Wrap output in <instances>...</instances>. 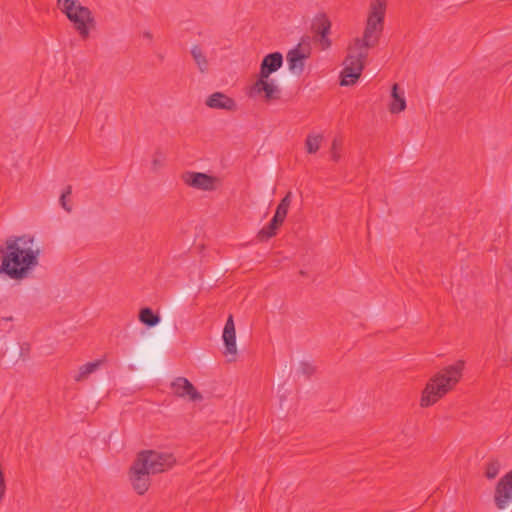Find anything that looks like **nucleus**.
<instances>
[{
	"mask_svg": "<svg viewBox=\"0 0 512 512\" xmlns=\"http://www.w3.org/2000/svg\"><path fill=\"white\" fill-rule=\"evenodd\" d=\"M387 0H370L364 32L361 37L351 40L341 72L342 86L354 85L361 76L369 49L374 47L384 28Z\"/></svg>",
	"mask_w": 512,
	"mask_h": 512,
	"instance_id": "obj_1",
	"label": "nucleus"
},
{
	"mask_svg": "<svg viewBox=\"0 0 512 512\" xmlns=\"http://www.w3.org/2000/svg\"><path fill=\"white\" fill-rule=\"evenodd\" d=\"M40 246L32 236L7 240L0 271L14 280L29 277L39 264Z\"/></svg>",
	"mask_w": 512,
	"mask_h": 512,
	"instance_id": "obj_2",
	"label": "nucleus"
},
{
	"mask_svg": "<svg viewBox=\"0 0 512 512\" xmlns=\"http://www.w3.org/2000/svg\"><path fill=\"white\" fill-rule=\"evenodd\" d=\"M464 367L465 362L458 360L435 373L422 390L420 406L430 407L453 390L462 378Z\"/></svg>",
	"mask_w": 512,
	"mask_h": 512,
	"instance_id": "obj_3",
	"label": "nucleus"
},
{
	"mask_svg": "<svg viewBox=\"0 0 512 512\" xmlns=\"http://www.w3.org/2000/svg\"><path fill=\"white\" fill-rule=\"evenodd\" d=\"M58 7L73 24L80 37L88 38L95 26L91 10L77 0H58Z\"/></svg>",
	"mask_w": 512,
	"mask_h": 512,
	"instance_id": "obj_4",
	"label": "nucleus"
},
{
	"mask_svg": "<svg viewBox=\"0 0 512 512\" xmlns=\"http://www.w3.org/2000/svg\"><path fill=\"white\" fill-rule=\"evenodd\" d=\"M136 459L152 475L165 472L176 463L174 455L164 450H143L138 453Z\"/></svg>",
	"mask_w": 512,
	"mask_h": 512,
	"instance_id": "obj_5",
	"label": "nucleus"
},
{
	"mask_svg": "<svg viewBox=\"0 0 512 512\" xmlns=\"http://www.w3.org/2000/svg\"><path fill=\"white\" fill-rule=\"evenodd\" d=\"M247 95L252 99L270 103L280 99L281 88L275 79L257 75L256 80L248 87Z\"/></svg>",
	"mask_w": 512,
	"mask_h": 512,
	"instance_id": "obj_6",
	"label": "nucleus"
},
{
	"mask_svg": "<svg viewBox=\"0 0 512 512\" xmlns=\"http://www.w3.org/2000/svg\"><path fill=\"white\" fill-rule=\"evenodd\" d=\"M311 55L309 42H300L294 48L288 51L286 60L288 69L291 73L300 75L304 70L305 60Z\"/></svg>",
	"mask_w": 512,
	"mask_h": 512,
	"instance_id": "obj_7",
	"label": "nucleus"
},
{
	"mask_svg": "<svg viewBox=\"0 0 512 512\" xmlns=\"http://www.w3.org/2000/svg\"><path fill=\"white\" fill-rule=\"evenodd\" d=\"M182 180L187 186L201 191H214L219 184L217 177L195 171L183 173Z\"/></svg>",
	"mask_w": 512,
	"mask_h": 512,
	"instance_id": "obj_8",
	"label": "nucleus"
},
{
	"mask_svg": "<svg viewBox=\"0 0 512 512\" xmlns=\"http://www.w3.org/2000/svg\"><path fill=\"white\" fill-rule=\"evenodd\" d=\"M151 475L152 474L147 471V469L141 465L137 459H135L129 471V480L132 487L138 494L143 495L147 492L151 484Z\"/></svg>",
	"mask_w": 512,
	"mask_h": 512,
	"instance_id": "obj_9",
	"label": "nucleus"
},
{
	"mask_svg": "<svg viewBox=\"0 0 512 512\" xmlns=\"http://www.w3.org/2000/svg\"><path fill=\"white\" fill-rule=\"evenodd\" d=\"M498 509H506L512 503V470L505 474L497 483L494 494Z\"/></svg>",
	"mask_w": 512,
	"mask_h": 512,
	"instance_id": "obj_10",
	"label": "nucleus"
},
{
	"mask_svg": "<svg viewBox=\"0 0 512 512\" xmlns=\"http://www.w3.org/2000/svg\"><path fill=\"white\" fill-rule=\"evenodd\" d=\"M222 340L224 343V355L227 357L228 361H234L237 355V345H236V330L234 319L232 315H229L227 321L225 323Z\"/></svg>",
	"mask_w": 512,
	"mask_h": 512,
	"instance_id": "obj_11",
	"label": "nucleus"
},
{
	"mask_svg": "<svg viewBox=\"0 0 512 512\" xmlns=\"http://www.w3.org/2000/svg\"><path fill=\"white\" fill-rule=\"evenodd\" d=\"M173 394L178 397L188 398L191 401L202 400V395L195 389L193 384L184 377H178L171 383Z\"/></svg>",
	"mask_w": 512,
	"mask_h": 512,
	"instance_id": "obj_12",
	"label": "nucleus"
},
{
	"mask_svg": "<svg viewBox=\"0 0 512 512\" xmlns=\"http://www.w3.org/2000/svg\"><path fill=\"white\" fill-rule=\"evenodd\" d=\"M313 28L319 36V43L322 49H327L331 46L329 38L331 30V21L325 13H319L315 16L313 21Z\"/></svg>",
	"mask_w": 512,
	"mask_h": 512,
	"instance_id": "obj_13",
	"label": "nucleus"
},
{
	"mask_svg": "<svg viewBox=\"0 0 512 512\" xmlns=\"http://www.w3.org/2000/svg\"><path fill=\"white\" fill-rule=\"evenodd\" d=\"M205 104L207 107L216 110L235 111L237 109L236 101L222 92L210 94L206 98Z\"/></svg>",
	"mask_w": 512,
	"mask_h": 512,
	"instance_id": "obj_14",
	"label": "nucleus"
},
{
	"mask_svg": "<svg viewBox=\"0 0 512 512\" xmlns=\"http://www.w3.org/2000/svg\"><path fill=\"white\" fill-rule=\"evenodd\" d=\"M407 107V101L404 89L400 88L397 83L391 87L388 110L391 114H399Z\"/></svg>",
	"mask_w": 512,
	"mask_h": 512,
	"instance_id": "obj_15",
	"label": "nucleus"
},
{
	"mask_svg": "<svg viewBox=\"0 0 512 512\" xmlns=\"http://www.w3.org/2000/svg\"><path fill=\"white\" fill-rule=\"evenodd\" d=\"M282 64L283 56L280 52L267 54L261 62L258 75L270 77L272 73L278 71L282 67Z\"/></svg>",
	"mask_w": 512,
	"mask_h": 512,
	"instance_id": "obj_16",
	"label": "nucleus"
},
{
	"mask_svg": "<svg viewBox=\"0 0 512 512\" xmlns=\"http://www.w3.org/2000/svg\"><path fill=\"white\" fill-rule=\"evenodd\" d=\"M325 136L322 132L311 131L305 139V150L308 154H315L319 151Z\"/></svg>",
	"mask_w": 512,
	"mask_h": 512,
	"instance_id": "obj_17",
	"label": "nucleus"
},
{
	"mask_svg": "<svg viewBox=\"0 0 512 512\" xmlns=\"http://www.w3.org/2000/svg\"><path fill=\"white\" fill-rule=\"evenodd\" d=\"M191 55L199 71L201 73L208 72L210 63L205 52L199 45L192 46Z\"/></svg>",
	"mask_w": 512,
	"mask_h": 512,
	"instance_id": "obj_18",
	"label": "nucleus"
},
{
	"mask_svg": "<svg viewBox=\"0 0 512 512\" xmlns=\"http://www.w3.org/2000/svg\"><path fill=\"white\" fill-rule=\"evenodd\" d=\"M292 201V193L288 192L285 197L281 200L279 205L277 206L275 215L273 216L274 223H279L280 225L284 222L286 215L288 213V209L290 207Z\"/></svg>",
	"mask_w": 512,
	"mask_h": 512,
	"instance_id": "obj_19",
	"label": "nucleus"
},
{
	"mask_svg": "<svg viewBox=\"0 0 512 512\" xmlns=\"http://www.w3.org/2000/svg\"><path fill=\"white\" fill-rule=\"evenodd\" d=\"M100 364L101 361L97 360L80 366L78 372L74 375L75 381L80 382L87 379L90 374L99 368Z\"/></svg>",
	"mask_w": 512,
	"mask_h": 512,
	"instance_id": "obj_20",
	"label": "nucleus"
},
{
	"mask_svg": "<svg viewBox=\"0 0 512 512\" xmlns=\"http://www.w3.org/2000/svg\"><path fill=\"white\" fill-rule=\"evenodd\" d=\"M139 319L149 327H153L160 322V317L155 315L150 308H143L140 311Z\"/></svg>",
	"mask_w": 512,
	"mask_h": 512,
	"instance_id": "obj_21",
	"label": "nucleus"
},
{
	"mask_svg": "<svg viewBox=\"0 0 512 512\" xmlns=\"http://www.w3.org/2000/svg\"><path fill=\"white\" fill-rule=\"evenodd\" d=\"M279 226H280V224L279 223H274V220L272 219L267 226L263 227L258 232V238L261 241L268 240L269 238L273 237L276 234V231H277Z\"/></svg>",
	"mask_w": 512,
	"mask_h": 512,
	"instance_id": "obj_22",
	"label": "nucleus"
},
{
	"mask_svg": "<svg viewBox=\"0 0 512 512\" xmlns=\"http://www.w3.org/2000/svg\"><path fill=\"white\" fill-rule=\"evenodd\" d=\"M501 469V464L498 460H491L487 463L485 468V476L489 480H493L497 477Z\"/></svg>",
	"mask_w": 512,
	"mask_h": 512,
	"instance_id": "obj_23",
	"label": "nucleus"
},
{
	"mask_svg": "<svg viewBox=\"0 0 512 512\" xmlns=\"http://www.w3.org/2000/svg\"><path fill=\"white\" fill-rule=\"evenodd\" d=\"M340 148H341V143L339 140L337 139H334L331 143V151H330V156H331V159L334 161V162H338L341 158V151H340Z\"/></svg>",
	"mask_w": 512,
	"mask_h": 512,
	"instance_id": "obj_24",
	"label": "nucleus"
},
{
	"mask_svg": "<svg viewBox=\"0 0 512 512\" xmlns=\"http://www.w3.org/2000/svg\"><path fill=\"white\" fill-rule=\"evenodd\" d=\"M6 493V480L4 474V468L2 462L0 461V503L2 502Z\"/></svg>",
	"mask_w": 512,
	"mask_h": 512,
	"instance_id": "obj_25",
	"label": "nucleus"
},
{
	"mask_svg": "<svg viewBox=\"0 0 512 512\" xmlns=\"http://www.w3.org/2000/svg\"><path fill=\"white\" fill-rule=\"evenodd\" d=\"M164 156L161 154V153H156L154 156H153V159H152V169L153 170H157L159 169L160 167L163 166V163H164Z\"/></svg>",
	"mask_w": 512,
	"mask_h": 512,
	"instance_id": "obj_26",
	"label": "nucleus"
},
{
	"mask_svg": "<svg viewBox=\"0 0 512 512\" xmlns=\"http://www.w3.org/2000/svg\"><path fill=\"white\" fill-rule=\"evenodd\" d=\"M71 194V188L70 187H67L66 190L62 193L61 197H60V204L62 206V208L64 210H66L67 212H70L71 211V207L67 205V202H66V199L67 197H69Z\"/></svg>",
	"mask_w": 512,
	"mask_h": 512,
	"instance_id": "obj_27",
	"label": "nucleus"
},
{
	"mask_svg": "<svg viewBox=\"0 0 512 512\" xmlns=\"http://www.w3.org/2000/svg\"><path fill=\"white\" fill-rule=\"evenodd\" d=\"M10 321H12V317L11 316H9V317H1L0 318L1 324L2 323H7V322H10Z\"/></svg>",
	"mask_w": 512,
	"mask_h": 512,
	"instance_id": "obj_28",
	"label": "nucleus"
},
{
	"mask_svg": "<svg viewBox=\"0 0 512 512\" xmlns=\"http://www.w3.org/2000/svg\"><path fill=\"white\" fill-rule=\"evenodd\" d=\"M143 37L147 38V39H151L152 38V34L150 32H148V31H146V32L143 33Z\"/></svg>",
	"mask_w": 512,
	"mask_h": 512,
	"instance_id": "obj_29",
	"label": "nucleus"
}]
</instances>
